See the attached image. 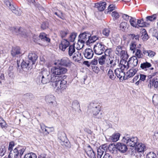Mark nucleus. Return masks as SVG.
Returning a JSON list of instances; mask_svg holds the SVG:
<instances>
[{
	"instance_id": "obj_1",
	"label": "nucleus",
	"mask_w": 158,
	"mask_h": 158,
	"mask_svg": "<svg viewBox=\"0 0 158 158\" xmlns=\"http://www.w3.org/2000/svg\"><path fill=\"white\" fill-rule=\"evenodd\" d=\"M68 71L66 68L62 66H53L50 73L47 70H44L40 73L39 78L41 80V82L43 84H45L48 82H51L53 84L54 82L56 77V75H62L66 73ZM58 77H57V78Z\"/></svg>"
},
{
	"instance_id": "obj_2",
	"label": "nucleus",
	"mask_w": 158,
	"mask_h": 158,
	"mask_svg": "<svg viewBox=\"0 0 158 158\" xmlns=\"http://www.w3.org/2000/svg\"><path fill=\"white\" fill-rule=\"evenodd\" d=\"M62 77L61 75H56V77H58V78L55 79L53 84H52L53 87L57 88L56 90L59 93H62L65 90L67 87V81L62 79Z\"/></svg>"
},
{
	"instance_id": "obj_3",
	"label": "nucleus",
	"mask_w": 158,
	"mask_h": 158,
	"mask_svg": "<svg viewBox=\"0 0 158 158\" xmlns=\"http://www.w3.org/2000/svg\"><path fill=\"white\" fill-rule=\"evenodd\" d=\"M89 111L93 114L94 118L101 119L103 117L102 113H100L101 110V106L99 103L96 102H92L88 108Z\"/></svg>"
},
{
	"instance_id": "obj_4",
	"label": "nucleus",
	"mask_w": 158,
	"mask_h": 158,
	"mask_svg": "<svg viewBox=\"0 0 158 158\" xmlns=\"http://www.w3.org/2000/svg\"><path fill=\"white\" fill-rule=\"evenodd\" d=\"M138 139L136 137H131L128 134H125L122 139V142L130 147H134L138 143Z\"/></svg>"
},
{
	"instance_id": "obj_5",
	"label": "nucleus",
	"mask_w": 158,
	"mask_h": 158,
	"mask_svg": "<svg viewBox=\"0 0 158 158\" xmlns=\"http://www.w3.org/2000/svg\"><path fill=\"white\" fill-rule=\"evenodd\" d=\"M135 149V150L134 153H131L132 155L138 157H141L142 156L141 154H143L146 149V147L144 144L142 143H138L136 145Z\"/></svg>"
},
{
	"instance_id": "obj_6",
	"label": "nucleus",
	"mask_w": 158,
	"mask_h": 158,
	"mask_svg": "<svg viewBox=\"0 0 158 158\" xmlns=\"http://www.w3.org/2000/svg\"><path fill=\"white\" fill-rule=\"evenodd\" d=\"M119 60L117 57L113 56H109L106 61V66L114 68L118 64Z\"/></svg>"
},
{
	"instance_id": "obj_7",
	"label": "nucleus",
	"mask_w": 158,
	"mask_h": 158,
	"mask_svg": "<svg viewBox=\"0 0 158 158\" xmlns=\"http://www.w3.org/2000/svg\"><path fill=\"white\" fill-rule=\"evenodd\" d=\"M106 49L105 45L102 42L98 43L94 46V50L95 53L98 55L103 54Z\"/></svg>"
},
{
	"instance_id": "obj_8",
	"label": "nucleus",
	"mask_w": 158,
	"mask_h": 158,
	"mask_svg": "<svg viewBox=\"0 0 158 158\" xmlns=\"http://www.w3.org/2000/svg\"><path fill=\"white\" fill-rule=\"evenodd\" d=\"M91 36L90 34L88 32L85 31L81 33L79 35L78 42H80L82 44V47L83 46V43L85 42L87 44V42L88 40L89 39L90 36Z\"/></svg>"
},
{
	"instance_id": "obj_9",
	"label": "nucleus",
	"mask_w": 158,
	"mask_h": 158,
	"mask_svg": "<svg viewBox=\"0 0 158 158\" xmlns=\"http://www.w3.org/2000/svg\"><path fill=\"white\" fill-rule=\"evenodd\" d=\"M148 87L152 89L153 87L155 90H158V77H155L152 79L148 80Z\"/></svg>"
},
{
	"instance_id": "obj_10",
	"label": "nucleus",
	"mask_w": 158,
	"mask_h": 158,
	"mask_svg": "<svg viewBox=\"0 0 158 158\" xmlns=\"http://www.w3.org/2000/svg\"><path fill=\"white\" fill-rule=\"evenodd\" d=\"M58 64L61 66H64L66 67H70L72 64V62L69 59L66 57H64L59 61Z\"/></svg>"
},
{
	"instance_id": "obj_11",
	"label": "nucleus",
	"mask_w": 158,
	"mask_h": 158,
	"mask_svg": "<svg viewBox=\"0 0 158 158\" xmlns=\"http://www.w3.org/2000/svg\"><path fill=\"white\" fill-rule=\"evenodd\" d=\"M98 31H93L92 34H90L91 36L89 37L87 42V44L89 45L95 42V41L98 39L99 38L98 35Z\"/></svg>"
},
{
	"instance_id": "obj_12",
	"label": "nucleus",
	"mask_w": 158,
	"mask_h": 158,
	"mask_svg": "<svg viewBox=\"0 0 158 158\" xmlns=\"http://www.w3.org/2000/svg\"><path fill=\"white\" fill-rule=\"evenodd\" d=\"M26 148L24 147H17L13 150L14 156L19 158V155L21 158L25 151Z\"/></svg>"
},
{
	"instance_id": "obj_13",
	"label": "nucleus",
	"mask_w": 158,
	"mask_h": 158,
	"mask_svg": "<svg viewBox=\"0 0 158 158\" xmlns=\"http://www.w3.org/2000/svg\"><path fill=\"white\" fill-rule=\"evenodd\" d=\"M123 143H117L116 145V148L119 152L122 153L125 152L127 150V146Z\"/></svg>"
},
{
	"instance_id": "obj_14",
	"label": "nucleus",
	"mask_w": 158,
	"mask_h": 158,
	"mask_svg": "<svg viewBox=\"0 0 158 158\" xmlns=\"http://www.w3.org/2000/svg\"><path fill=\"white\" fill-rule=\"evenodd\" d=\"M69 42L67 40L62 39L61 42L59 45V48L60 49L63 51H65L66 49L69 46Z\"/></svg>"
},
{
	"instance_id": "obj_15",
	"label": "nucleus",
	"mask_w": 158,
	"mask_h": 158,
	"mask_svg": "<svg viewBox=\"0 0 158 158\" xmlns=\"http://www.w3.org/2000/svg\"><path fill=\"white\" fill-rule=\"evenodd\" d=\"M85 151L87 155L90 158L95 157V153L90 145H88L86 147Z\"/></svg>"
},
{
	"instance_id": "obj_16",
	"label": "nucleus",
	"mask_w": 158,
	"mask_h": 158,
	"mask_svg": "<svg viewBox=\"0 0 158 158\" xmlns=\"http://www.w3.org/2000/svg\"><path fill=\"white\" fill-rule=\"evenodd\" d=\"M83 54L85 58L87 59H90L93 57L94 52L91 49L87 48L85 50Z\"/></svg>"
},
{
	"instance_id": "obj_17",
	"label": "nucleus",
	"mask_w": 158,
	"mask_h": 158,
	"mask_svg": "<svg viewBox=\"0 0 158 158\" xmlns=\"http://www.w3.org/2000/svg\"><path fill=\"white\" fill-rule=\"evenodd\" d=\"M38 57L37 55L32 52L29 53L28 56V58L30 60L29 61L31 62L32 65L35 64Z\"/></svg>"
},
{
	"instance_id": "obj_18",
	"label": "nucleus",
	"mask_w": 158,
	"mask_h": 158,
	"mask_svg": "<svg viewBox=\"0 0 158 158\" xmlns=\"http://www.w3.org/2000/svg\"><path fill=\"white\" fill-rule=\"evenodd\" d=\"M119 67H120V69L124 71L127 70L129 67V63L128 61L123 60L120 61Z\"/></svg>"
},
{
	"instance_id": "obj_19",
	"label": "nucleus",
	"mask_w": 158,
	"mask_h": 158,
	"mask_svg": "<svg viewBox=\"0 0 158 158\" xmlns=\"http://www.w3.org/2000/svg\"><path fill=\"white\" fill-rule=\"evenodd\" d=\"M114 73L117 77L119 78L120 79H121V78L123 77V79H124L125 72H124V71L118 68L115 70Z\"/></svg>"
},
{
	"instance_id": "obj_20",
	"label": "nucleus",
	"mask_w": 158,
	"mask_h": 158,
	"mask_svg": "<svg viewBox=\"0 0 158 158\" xmlns=\"http://www.w3.org/2000/svg\"><path fill=\"white\" fill-rule=\"evenodd\" d=\"M10 30L14 34L17 35L21 34V35H24L25 34L24 32H23V28L21 27L17 28L15 27H11L10 28Z\"/></svg>"
},
{
	"instance_id": "obj_21",
	"label": "nucleus",
	"mask_w": 158,
	"mask_h": 158,
	"mask_svg": "<svg viewBox=\"0 0 158 158\" xmlns=\"http://www.w3.org/2000/svg\"><path fill=\"white\" fill-rule=\"evenodd\" d=\"M21 53L19 47H16L13 48L11 51L12 56L14 57H18V55Z\"/></svg>"
},
{
	"instance_id": "obj_22",
	"label": "nucleus",
	"mask_w": 158,
	"mask_h": 158,
	"mask_svg": "<svg viewBox=\"0 0 158 158\" xmlns=\"http://www.w3.org/2000/svg\"><path fill=\"white\" fill-rule=\"evenodd\" d=\"M106 3L105 2H103L99 3H97L95 4V6L97 8L98 10L102 11H103L106 8Z\"/></svg>"
},
{
	"instance_id": "obj_23",
	"label": "nucleus",
	"mask_w": 158,
	"mask_h": 158,
	"mask_svg": "<svg viewBox=\"0 0 158 158\" xmlns=\"http://www.w3.org/2000/svg\"><path fill=\"white\" fill-rule=\"evenodd\" d=\"M115 52L117 55L121 56L125 54V51L123 49V47L120 46L117 47Z\"/></svg>"
},
{
	"instance_id": "obj_24",
	"label": "nucleus",
	"mask_w": 158,
	"mask_h": 158,
	"mask_svg": "<svg viewBox=\"0 0 158 158\" xmlns=\"http://www.w3.org/2000/svg\"><path fill=\"white\" fill-rule=\"evenodd\" d=\"M137 72V70L134 68H132L128 71L126 74V79L130 78L134 76Z\"/></svg>"
},
{
	"instance_id": "obj_25",
	"label": "nucleus",
	"mask_w": 158,
	"mask_h": 158,
	"mask_svg": "<svg viewBox=\"0 0 158 158\" xmlns=\"http://www.w3.org/2000/svg\"><path fill=\"white\" fill-rule=\"evenodd\" d=\"M152 65L150 63L146 61L145 62L142 63L140 64V67L143 70L147 71L148 69L150 68Z\"/></svg>"
},
{
	"instance_id": "obj_26",
	"label": "nucleus",
	"mask_w": 158,
	"mask_h": 158,
	"mask_svg": "<svg viewBox=\"0 0 158 158\" xmlns=\"http://www.w3.org/2000/svg\"><path fill=\"white\" fill-rule=\"evenodd\" d=\"M45 100L48 103L53 104L55 101V98L52 95H49L45 96Z\"/></svg>"
},
{
	"instance_id": "obj_27",
	"label": "nucleus",
	"mask_w": 158,
	"mask_h": 158,
	"mask_svg": "<svg viewBox=\"0 0 158 158\" xmlns=\"http://www.w3.org/2000/svg\"><path fill=\"white\" fill-rule=\"evenodd\" d=\"M128 62L129 64L132 65V67L136 66L138 64V60L135 57L132 56L129 59Z\"/></svg>"
},
{
	"instance_id": "obj_28",
	"label": "nucleus",
	"mask_w": 158,
	"mask_h": 158,
	"mask_svg": "<svg viewBox=\"0 0 158 158\" xmlns=\"http://www.w3.org/2000/svg\"><path fill=\"white\" fill-rule=\"evenodd\" d=\"M72 108L75 111L79 110L80 111H81L79 103L77 100H75L73 102Z\"/></svg>"
},
{
	"instance_id": "obj_29",
	"label": "nucleus",
	"mask_w": 158,
	"mask_h": 158,
	"mask_svg": "<svg viewBox=\"0 0 158 158\" xmlns=\"http://www.w3.org/2000/svg\"><path fill=\"white\" fill-rule=\"evenodd\" d=\"M32 65L31 62L23 60L21 63V67L22 68H27L29 69L31 67Z\"/></svg>"
},
{
	"instance_id": "obj_30",
	"label": "nucleus",
	"mask_w": 158,
	"mask_h": 158,
	"mask_svg": "<svg viewBox=\"0 0 158 158\" xmlns=\"http://www.w3.org/2000/svg\"><path fill=\"white\" fill-rule=\"evenodd\" d=\"M81 53L79 52H76L73 56V60L75 61H78L81 59Z\"/></svg>"
},
{
	"instance_id": "obj_31",
	"label": "nucleus",
	"mask_w": 158,
	"mask_h": 158,
	"mask_svg": "<svg viewBox=\"0 0 158 158\" xmlns=\"http://www.w3.org/2000/svg\"><path fill=\"white\" fill-rule=\"evenodd\" d=\"M39 37L43 41H46L47 42H50V39L47 37V35L44 33H41Z\"/></svg>"
},
{
	"instance_id": "obj_32",
	"label": "nucleus",
	"mask_w": 158,
	"mask_h": 158,
	"mask_svg": "<svg viewBox=\"0 0 158 158\" xmlns=\"http://www.w3.org/2000/svg\"><path fill=\"white\" fill-rule=\"evenodd\" d=\"M108 77L111 80H114L116 78L115 75H114V73L111 69H110L107 74Z\"/></svg>"
},
{
	"instance_id": "obj_33",
	"label": "nucleus",
	"mask_w": 158,
	"mask_h": 158,
	"mask_svg": "<svg viewBox=\"0 0 158 158\" xmlns=\"http://www.w3.org/2000/svg\"><path fill=\"white\" fill-rule=\"evenodd\" d=\"M120 135L119 133H114L111 136V139L113 142H116L119 139Z\"/></svg>"
},
{
	"instance_id": "obj_34",
	"label": "nucleus",
	"mask_w": 158,
	"mask_h": 158,
	"mask_svg": "<svg viewBox=\"0 0 158 158\" xmlns=\"http://www.w3.org/2000/svg\"><path fill=\"white\" fill-rule=\"evenodd\" d=\"M131 19L130 20V23L131 25L134 27L138 28L137 27V23L136 22V19L135 18L130 17Z\"/></svg>"
},
{
	"instance_id": "obj_35",
	"label": "nucleus",
	"mask_w": 158,
	"mask_h": 158,
	"mask_svg": "<svg viewBox=\"0 0 158 158\" xmlns=\"http://www.w3.org/2000/svg\"><path fill=\"white\" fill-rule=\"evenodd\" d=\"M69 33V31L66 29L61 30L60 31L59 35L61 38H65Z\"/></svg>"
},
{
	"instance_id": "obj_36",
	"label": "nucleus",
	"mask_w": 158,
	"mask_h": 158,
	"mask_svg": "<svg viewBox=\"0 0 158 158\" xmlns=\"http://www.w3.org/2000/svg\"><path fill=\"white\" fill-rule=\"evenodd\" d=\"M137 27H143L147 25L146 22H144L143 19L138 20L137 22Z\"/></svg>"
},
{
	"instance_id": "obj_37",
	"label": "nucleus",
	"mask_w": 158,
	"mask_h": 158,
	"mask_svg": "<svg viewBox=\"0 0 158 158\" xmlns=\"http://www.w3.org/2000/svg\"><path fill=\"white\" fill-rule=\"evenodd\" d=\"M75 51V47L74 45H71L69 46L68 48V54L69 56H72L73 53H74Z\"/></svg>"
},
{
	"instance_id": "obj_38",
	"label": "nucleus",
	"mask_w": 158,
	"mask_h": 158,
	"mask_svg": "<svg viewBox=\"0 0 158 158\" xmlns=\"http://www.w3.org/2000/svg\"><path fill=\"white\" fill-rule=\"evenodd\" d=\"M135 52V56H133V57H135L137 59V58H142L143 54L140 50L139 49H137Z\"/></svg>"
},
{
	"instance_id": "obj_39",
	"label": "nucleus",
	"mask_w": 158,
	"mask_h": 158,
	"mask_svg": "<svg viewBox=\"0 0 158 158\" xmlns=\"http://www.w3.org/2000/svg\"><path fill=\"white\" fill-rule=\"evenodd\" d=\"M142 39L144 41H146L149 38V36L148 34L144 29H143L142 31V35H141Z\"/></svg>"
},
{
	"instance_id": "obj_40",
	"label": "nucleus",
	"mask_w": 158,
	"mask_h": 158,
	"mask_svg": "<svg viewBox=\"0 0 158 158\" xmlns=\"http://www.w3.org/2000/svg\"><path fill=\"white\" fill-rule=\"evenodd\" d=\"M127 24L126 22H122L120 25V28L123 31H125L127 28Z\"/></svg>"
},
{
	"instance_id": "obj_41",
	"label": "nucleus",
	"mask_w": 158,
	"mask_h": 158,
	"mask_svg": "<svg viewBox=\"0 0 158 158\" xmlns=\"http://www.w3.org/2000/svg\"><path fill=\"white\" fill-rule=\"evenodd\" d=\"M23 158H37V156L34 153L30 152L26 154Z\"/></svg>"
},
{
	"instance_id": "obj_42",
	"label": "nucleus",
	"mask_w": 158,
	"mask_h": 158,
	"mask_svg": "<svg viewBox=\"0 0 158 158\" xmlns=\"http://www.w3.org/2000/svg\"><path fill=\"white\" fill-rule=\"evenodd\" d=\"M98 59L99 64L101 65H103L105 63L106 56L105 55H103Z\"/></svg>"
},
{
	"instance_id": "obj_43",
	"label": "nucleus",
	"mask_w": 158,
	"mask_h": 158,
	"mask_svg": "<svg viewBox=\"0 0 158 158\" xmlns=\"http://www.w3.org/2000/svg\"><path fill=\"white\" fill-rule=\"evenodd\" d=\"M152 102L156 107L158 108V95H154L152 98Z\"/></svg>"
},
{
	"instance_id": "obj_44",
	"label": "nucleus",
	"mask_w": 158,
	"mask_h": 158,
	"mask_svg": "<svg viewBox=\"0 0 158 158\" xmlns=\"http://www.w3.org/2000/svg\"><path fill=\"white\" fill-rule=\"evenodd\" d=\"M130 49L133 53H134L136 49V45L135 42H132L130 45Z\"/></svg>"
},
{
	"instance_id": "obj_45",
	"label": "nucleus",
	"mask_w": 158,
	"mask_h": 158,
	"mask_svg": "<svg viewBox=\"0 0 158 158\" xmlns=\"http://www.w3.org/2000/svg\"><path fill=\"white\" fill-rule=\"evenodd\" d=\"M111 15L113 17V20H114L118 19L120 16L119 13L116 11H113L111 14Z\"/></svg>"
},
{
	"instance_id": "obj_46",
	"label": "nucleus",
	"mask_w": 158,
	"mask_h": 158,
	"mask_svg": "<svg viewBox=\"0 0 158 158\" xmlns=\"http://www.w3.org/2000/svg\"><path fill=\"white\" fill-rule=\"evenodd\" d=\"M156 18V15L154 14L152 15L147 16L146 17V21H152L155 20Z\"/></svg>"
},
{
	"instance_id": "obj_47",
	"label": "nucleus",
	"mask_w": 158,
	"mask_h": 158,
	"mask_svg": "<svg viewBox=\"0 0 158 158\" xmlns=\"http://www.w3.org/2000/svg\"><path fill=\"white\" fill-rule=\"evenodd\" d=\"M13 68L12 66H10L8 69V74L9 77L11 78H13L14 77V73L13 72Z\"/></svg>"
},
{
	"instance_id": "obj_48",
	"label": "nucleus",
	"mask_w": 158,
	"mask_h": 158,
	"mask_svg": "<svg viewBox=\"0 0 158 158\" xmlns=\"http://www.w3.org/2000/svg\"><path fill=\"white\" fill-rule=\"evenodd\" d=\"M77 35V34L76 33H71L69 37V40L71 42H74L76 37Z\"/></svg>"
},
{
	"instance_id": "obj_49",
	"label": "nucleus",
	"mask_w": 158,
	"mask_h": 158,
	"mask_svg": "<svg viewBox=\"0 0 158 158\" xmlns=\"http://www.w3.org/2000/svg\"><path fill=\"white\" fill-rule=\"evenodd\" d=\"M110 29L109 28H105L102 31L103 35L106 36H108L110 34Z\"/></svg>"
},
{
	"instance_id": "obj_50",
	"label": "nucleus",
	"mask_w": 158,
	"mask_h": 158,
	"mask_svg": "<svg viewBox=\"0 0 158 158\" xmlns=\"http://www.w3.org/2000/svg\"><path fill=\"white\" fill-rule=\"evenodd\" d=\"M0 126L2 128L6 129L7 126V125L4 120L2 118H0Z\"/></svg>"
},
{
	"instance_id": "obj_51",
	"label": "nucleus",
	"mask_w": 158,
	"mask_h": 158,
	"mask_svg": "<svg viewBox=\"0 0 158 158\" xmlns=\"http://www.w3.org/2000/svg\"><path fill=\"white\" fill-rule=\"evenodd\" d=\"M40 128L42 130L43 132H46L45 133V134L46 135H48L49 134V132L47 131V130L46 129V128H50L49 127H47L45 126L43 124H40Z\"/></svg>"
},
{
	"instance_id": "obj_52",
	"label": "nucleus",
	"mask_w": 158,
	"mask_h": 158,
	"mask_svg": "<svg viewBox=\"0 0 158 158\" xmlns=\"http://www.w3.org/2000/svg\"><path fill=\"white\" fill-rule=\"evenodd\" d=\"M146 158H157L156 155L153 152H151L148 154Z\"/></svg>"
},
{
	"instance_id": "obj_53",
	"label": "nucleus",
	"mask_w": 158,
	"mask_h": 158,
	"mask_svg": "<svg viewBox=\"0 0 158 158\" xmlns=\"http://www.w3.org/2000/svg\"><path fill=\"white\" fill-rule=\"evenodd\" d=\"M104 152L102 151L100 149L98 148L97 149V158H101Z\"/></svg>"
},
{
	"instance_id": "obj_54",
	"label": "nucleus",
	"mask_w": 158,
	"mask_h": 158,
	"mask_svg": "<svg viewBox=\"0 0 158 158\" xmlns=\"http://www.w3.org/2000/svg\"><path fill=\"white\" fill-rule=\"evenodd\" d=\"M98 148L100 149L102 151H103L104 152H105L106 153V151L107 150L108 148L107 145L106 144H104L100 146Z\"/></svg>"
},
{
	"instance_id": "obj_55",
	"label": "nucleus",
	"mask_w": 158,
	"mask_h": 158,
	"mask_svg": "<svg viewBox=\"0 0 158 158\" xmlns=\"http://www.w3.org/2000/svg\"><path fill=\"white\" fill-rule=\"evenodd\" d=\"M131 37L133 39L134 41H137L139 40V35H135L134 34H131Z\"/></svg>"
},
{
	"instance_id": "obj_56",
	"label": "nucleus",
	"mask_w": 158,
	"mask_h": 158,
	"mask_svg": "<svg viewBox=\"0 0 158 158\" xmlns=\"http://www.w3.org/2000/svg\"><path fill=\"white\" fill-rule=\"evenodd\" d=\"M116 7L114 5H110L108 8V12L112 11L113 10H115Z\"/></svg>"
},
{
	"instance_id": "obj_57",
	"label": "nucleus",
	"mask_w": 158,
	"mask_h": 158,
	"mask_svg": "<svg viewBox=\"0 0 158 158\" xmlns=\"http://www.w3.org/2000/svg\"><path fill=\"white\" fill-rule=\"evenodd\" d=\"M13 12L17 15H21L22 12L20 9H17L13 11Z\"/></svg>"
},
{
	"instance_id": "obj_58",
	"label": "nucleus",
	"mask_w": 158,
	"mask_h": 158,
	"mask_svg": "<svg viewBox=\"0 0 158 158\" xmlns=\"http://www.w3.org/2000/svg\"><path fill=\"white\" fill-rule=\"evenodd\" d=\"M64 136L63 137H60V140L63 143V144L65 145V143H67V139L66 136H65L64 134Z\"/></svg>"
},
{
	"instance_id": "obj_59",
	"label": "nucleus",
	"mask_w": 158,
	"mask_h": 158,
	"mask_svg": "<svg viewBox=\"0 0 158 158\" xmlns=\"http://www.w3.org/2000/svg\"><path fill=\"white\" fill-rule=\"evenodd\" d=\"M98 58H95L91 61L90 64L92 65H96L98 64Z\"/></svg>"
},
{
	"instance_id": "obj_60",
	"label": "nucleus",
	"mask_w": 158,
	"mask_h": 158,
	"mask_svg": "<svg viewBox=\"0 0 158 158\" xmlns=\"http://www.w3.org/2000/svg\"><path fill=\"white\" fill-rule=\"evenodd\" d=\"M54 14L56 15L59 18L63 19V17L62 15V13L60 11H58L57 12H55L54 13Z\"/></svg>"
},
{
	"instance_id": "obj_61",
	"label": "nucleus",
	"mask_w": 158,
	"mask_h": 158,
	"mask_svg": "<svg viewBox=\"0 0 158 158\" xmlns=\"http://www.w3.org/2000/svg\"><path fill=\"white\" fill-rule=\"evenodd\" d=\"M14 142L13 141L11 142L10 143L8 147V150L9 151L11 152L14 146Z\"/></svg>"
},
{
	"instance_id": "obj_62",
	"label": "nucleus",
	"mask_w": 158,
	"mask_h": 158,
	"mask_svg": "<svg viewBox=\"0 0 158 158\" xmlns=\"http://www.w3.org/2000/svg\"><path fill=\"white\" fill-rule=\"evenodd\" d=\"M41 27L43 29H45L48 27V24L46 22H43L41 25Z\"/></svg>"
},
{
	"instance_id": "obj_63",
	"label": "nucleus",
	"mask_w": 158,
	"mask_h": 158,
	"mask_svg": "<svg viewBox=\"0 0 158 158\" xmlns=\"http://www.w3.org/2000/svg\"><path fill=\"white\" fill-rule=\"evenodd\" d=\"M152 35L156 38L158 41V31L157 30H154L152 34Z\"/></svg>"
},
{
	"instance_id": "obj_64",
	"label": "nucleus",
	"mask_w": 158,
	"mask_h": 158,
	"mask_svg": "<svg viewBox=\"0 0 158 158\" xmlns=\"http://www.w3.org/2000/svg\"><path fill=\"white\" fill-rule=\"evenodd\" d=\"M156 54L155 52L151 50L149 51V52L148 55L149 57H153Z\"/></svg>"
}]
</instances>
